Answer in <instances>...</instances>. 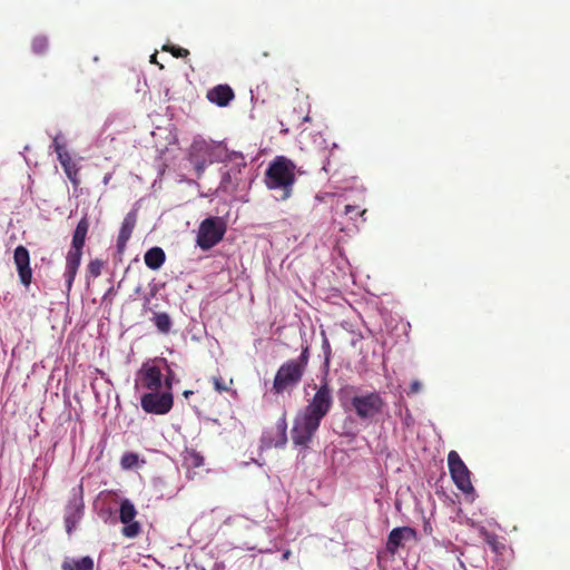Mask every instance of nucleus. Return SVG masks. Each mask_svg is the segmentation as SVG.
<instances>
[{
  "instance_id": "1",
  "label": "nucleus",
  "mask_w": 570,
  "mask_h": 570,
  "mask_svg": "<svg viewBox=\"0 0 570 570\" xmlns=\"http://www.w3.org/2000/svg\"><path fill=\"white\" fill-rule=\"evenodd\" d=\"M315 390L314 395L297 411L293 421L292 442L299 451L309 449L322 420L333 406V391L326 379H323Z\"/></svg>"
},
{
  "instance_id": "2",
  "label": "nucleus",
  "mask_w": 570,
  "mask_h": 570,
  "mask_svg": "<svg viewBox=\"0 0 570 570\" xmlns=\"http://www.w3.org/2000/svg\"><path fill=\"white\" fill-rule=\"evenodd\" d=\"M176 375L166 358L156 357L142 363L136 373L135 389L137 392L173 390Z\"/></svg>"
},
{
  "instance_id": "3",
  "label": "nucleus",
  "mask_w": 570,
  "mask_h": 570,
  "mask_svg": "<svg viewBox=\"0 0 570 570\" xmlns=\"http://www.w3.org/2000/svg\"><path fill=\"white\" fill-rule=\"evenodd\" d=\"M295 183V165L284 156H277L267 167L265 184L277 200L287 199Z\"/></svg>"
},
{
  "instance_id": "4",
  "label": "nucleus",
  "mask_w": 570,
  "mask_h": 570,
  "mask_svg": "<svg viewBox=\"0 0 570 570\" xmlns=\"http://www.w3.org/2000/svg\"><path fill=\"white\" fill-rule=\"evenodd\" d=\"M224 151H227V148L223 142L206 140L202 136H196L188 149V160L199 177L208 165L225 160Z\"/></svg>"
},
{
  "instance_id": "5",
  "label": "nucleus",
  "mask_w": 570,
  "mask_h": 570,
  "mask_svg": "<svg viewBox=\"0 0 570 570\" xmlns=\"http://www.w3.org/2000/svg\"><path fill=\"white\" fill-rule=\"evenodd\" d=\"M309 361V347L303 346L297 358L284 362L276 372L273 382V390L276 394H282L288 389H293L302 381Z\"/></svg>"
},
{
  "instance_id": "6",
  "label": "nucleus",
  "mask_w": 570,
  "mask_h": 570,
  "mask_svg": "<svg viewBox=\"0 0 570 570\" xmlns=\"http://www.w3.org/2000/svg\"><path fill=\"white\" fill-rule=\"evenodd\" d=\"M89 223L87 217H82L72 235L71 247L66 256L65 283L69 292L72 287L75 277L81 263L82 248L88 233Z\"/></svg>"
},
{
  "instance_id": "7",
  "label": "nucleus",
  "mask_w": 570,
  "mask_h": 570,
  "mask_svg": "<svg viewBox=\"0 0 570 570\" xmlns=\"http://www.w3.org/2000/svg\"><path fill=\"white\" fill-rule=\"evenodd\" d=\"M226 233V224L222 217L212 216L205 218L198 227L196 236V245L208 250L216 246Z\"/></svg>"
},
{
  "instance_id": "8",
  "label": "nucleus",
  "mask_w": 570,
  "mask_h": 570,
  "mask_svg": "<svg viewBox=\"0 0 570 570\" xmlns=\"http://www.w3.org/2000/svg\"><path fill=\"white\" fill-rule=\"evenodd\" d=\"M223 157L224 161L229 164L222 168V179L219 184V188L225 193H230L235 190L240 181V169L246 166L245 157L239 151H224Z\"/></svg>"
},
{
  "instance_id": "9",
  "label": "nucleus",
  "mask_w": 570,
  "mask_h": 570,
  "mask_svg": "<svg viewBox=\"0 0 570 570\" xmlns=\"http://www.w3.org/2000/svg\"><path fill=\"white\" fill-rule=\"evenodd\" d=\"M351 406L358 419L372 420L383 412L385 401L379 392H368L354 395L351 399Z\"/></svg>"
},
{
  "instance_id": "10",
  "label": "nucleus",
  "mask_w": 570,
  "mask_h": 570,
  "mask_svg": "<svg viewBox=\"0 0 570 570\" xmlns=\"http://www.w3.org/2000/svg\"><path fill=\"white\" fill-rule=\"evenodd\" d=\"M448 465L451 478L456 488L465 495H469L473 501L476 494L471 482V472L456 451H450L448 454Z\"/></svg>"
},
{
  "instance_id": "11",
  "label": "nucleus",
  "mask_w": 570,
  "mask_h": 570,
  "mask_svg": "<svg viewBox=\"0 0 570 570\" xmlns=\"http://www.w3.org/2000/svg\"><path fill=\"white\" fill-rule=\"evenodd\" d=\"M173 404V390L142 392L140 396L141 409L150 414H167L171 410Z\"/></svg>"
},
{
  "instance_id": "12",
  "label": "nucleus",
  "mask_w": 570,
  "mask_h": 570,
  "mask_svg": "<svg viewBox=\"0 0 570 570\" xmlns=\"http://www.w3.org/2000/svg\"><path fill=\"white\" fill-rule=\"evenodd\" d=\"M82 487L72 489L71 497L65 510V524L68 534H71L83 517Z\"/></svg>"
},
{
  "instance_id": "13",
  "label": "nucleus",
  "mask_w": 570,
  "mask_h": 570,
  "mask_svg": "<svg viewBox=\"0 0 570 570\" xmlns=\"http://www.w3.org/2000/svg\"><path fill=\"white\" fill-rule=\"evenodd\" d=\"M137 510L129 499H124L120 502L119 520L124 523L121 533L124 537L132 539L141 532V525L135 521Z\"/></svg>"
},
{
  "instance_id": "14",
  "label": "nucleus",
  "mask_w": 570,
  "mask_h": 570,
  "mask_svg": "<svg viewBox=\"0 0 570 570\" xmlns=\"http://www.w3.org/2000/svg\"><path fill=\"white\" fill-rule=\"evenodd\" d=\"M14 264L18 271L20 282L28 287L32 279V272L30 268L29 252L23 246H18L13 253Z\"/></svg>"
},
{
  "instance_id": "15",
  "label": "nucleus",
  "mask_w": 570,
  "mask_h": 570,
  "mask_svg": "<svg viewBox=\"0 0 570 570\" xmlns=\"http://www.w3.org/2000/svg\"><path fill=\"white\" fill-rule=\"evenodd\" d=\"M415 538L416 531L411 527L394 528L387 537L386 550L395 553L404 541L415 540Z\"/></svg>"
},
{
  "instance_id": "16",
  "label": "nucleus",
  "mask_w": 570,
  "mask_h": 570,
  "mask_svg": "<svg viewBox=\"0 0 570 570\" xmlns=\"http://www.w3.org/2000/svg\"><path fill=\"white\" fill-rule=\"evenodd\" d=\"M136 222H137V212L130 210L125 216L121 227H120V230H119V235H118V239H117V247H118L119 252H122L125 249L126 244L132 234Z\"/></svg>"
},
{
  "instance_id": "17",
  "label": "nucleus",
  "mask_w": 570,
  "mask_h": 570,
  "mask_svg": "<svg viewBox=\"0 0 570 570\" xmlns=\"http://www.w3.org/2000/svg\"><path fill=\"white\" fill-rule=\"evenodd\" d=\"M207 99L219 107H225L234 99V92L228 85H218L207 92Z\"/></svg>"
},
{
  "instance_id": "18",
  "label": "nucleus",
  "mask_w": 570,
  "mask_h": 570,
  "mask_svg": "<svg viewBox=\"0 0 570 570\" xmlns=\"http://www.w3.org/2000/svg\"><path fill=\"white\" fill-rule=\"evenodd\" d=\"M166 255L163 248L151 247L144 256L145 264L153 271L159 269L165 263Z\"/></svg>"
},
{
  "instance_id": "19",
  "label": "nucleus",
  "mask_w": 570,
  "mask_h": 570,
  "mask_svg": "<svg viewBox=\"0 0 570 570\" xmlns=\"http://www.w3.org/2000/svg\"><path fill=\"white\" fill-rule=\"evenodd\" d=\"M276 429L278 431V438L275 441H267L266 436L263 438L262 442L265 446L271 448H281L284 446L287 442V422L285 415L278 419L276 423Z\"/></svg>"
},
{
  "instance_id": "20",
  "label": "nucleus",
  "mask_w": 570,
  "mask_h": 570,
  "mask_svg": "<svg viewBox=\"0 0 570 570\" xmlns=\"http://www.w3.org/2000/svg\"><path fill=\"white\" fill-rule=\"evenodd\" d=\"M62 570H94V560L86 556L79 559H66L61 564Z\"/></svg>"
},
{
  "instance_id": "21",
  "label": "nucleus",
  "mask_w": 570,
  "mask_h": 570,
  "mask_svg": "<svg viewBox=\"0 0 570 570\" xmlns=\"http://www.w3.org/2000/svg\"><path fill=\"white\" fill-rule=\"evenodd\" d=\"M67 177L71 180L72 184H78V166L77 164L71 159L69 153L68 154H60V157H58Z\"/></svg>"
},
{
  "instance_id": "22",
  "label": "nucleus",
  "mask_w": 570,
  "mask_h": 570,
  "mask_svg": "<svg viewBox=\"0 0 570 570\" xmlns=\"http://www.w3.org/2000/svg\"><path fill=\"white\" fill-rule=\"evenodd\" d=\"M151 321L156 328L158 330V332H160L161 334H168L170 332L173 322L167 313H155Z\"/></svg>"
},
{
  "instance_id": "23",
  "label": "nucleus",
  "mask_w": 570,
  "mask_h": 570,
  "mask_svg": "<svg viewBox=\"0 0 570 570\" xmlns=\"http://www.w3.org/2000/svg\"><path fill=\"white\" fill-rule=\"evenodd\" d=\"M139 456L136 453L127 452L121 456L120 465L125 470H130L138 464Z\"/></svg>"
},
{
  "instance_id": "24",
  "label": "nucleus",
  "mask_w": 570,
  "mask_h": 570,
  "mask_svg": "<svg viewBox=\"0 0 570 570\" xmlns=\"http://www.w3.org/2000/svg\"><path fill=\"white\" fill-rule=\"evenodd\" d=\"M52 147L58 157H60V154H68L66 149V138L61 132L53 137Z\"/></svg>"
},
{
  "instance_id": "25",
  "label": "nucleus",
  "mask_w": 570,
  "mask_h": 570,
  "mask_svg": "<svg viewBox=\"0 0 570 570\" xmlns=\"http://www.w3.org/2000/svg\"><path fill=\"white\" fill-rule=\"evenodd\" d=\"M48 48V40L46 37L38 36L32 41V51L36 55L43 53Z\"/></svg>"
},
{
  "instance_id": "26",
  "label": "nucleus",
  "mask_w": 570,
  "mask_h": 570,
  "mask_svg": "<svg viewBox=\"0 0 570 570\" xmlns=\"http://www.w3.org/2000/svg\"><path fill=\"white\" fill-rule=\"evenodd\" d=\"M185 461L193 468H199L204 464V458L196 451L187 452Z\"/></svg>"
},
{
  "instance_id": "27",
  "label": "nucleus",
  "mask_w": 570,
  "mask_h": 570,
  "mask_svg": "<svg viewBox=\"0 0 570 570\" xmlns=\"http://www.w3.org/2000/svg\"><path fill=\"white\" fill-rule=\"evenodd\" d=\"M322 350H323V353H324V358H325V364L328 365L330 363V360H331V355H332V351H331V345H330V341L325 334L324 331H322Z\"/></svg>"
},
{
  "instance_id": "28",
  "label": "nucleus",
  "mask_w": 570,
  "mask_h": 570,
  "mask_svg": "<svg viewBox=\"0 0 570 570\" xmlns=\"http://www.w3.org/2000/svg\"><path fill=\"white\" fill-rule=\"evenodd\" d=\"M102 269V262L99 259H94L88 264V272L91 276L97 277L100 275Z\"/></svg>"
},
{
  "instance_id": "29",
  "label": "nucleus",
  "mask_w": 570,
  "mask_h": 570,
  "mask_svg": "<svg viewBox=\"0 0 570 570\" xmlns=\"http://www.w3.org/2000/svg\"><path fill=\"white\" fill-rule=\"evenodd\" d=\"M164 49L170 50L175 57H186L188 55V50L180 48V47L171 46V47H164Z\"/></svg>"
},
{
  "instance_id": "30",
  "label": "nucleus",
  "mask_w": 570,
  "mask_h": 570,
  "mask_svg": "<svg viewBox=\"0 0 570 570\" xmlns=\"http://www.w3.org/2000/svg\"><path fill=\"white\" fill-rule=\"evenodd\" d=\"M422 391V383L419 381V380H414L411 385H410V389L407 391V394L411 395V394H416V393H420Z\"/></svg>"
},
{
  "instance_id": "31",
  "label": "nucleus",
  "mask_w": 570,
  "mask_h": 570,
  "mask_svg": "<svg viewBox=\"0 0 570 570\" xmlns=\"http://www.w3.org/2000/svg\"><path fill=\"white\" fill-rule=\"evenodd\" d=\"M485 542L492 548L493 551L499 550L498 537L494 533H492L490 540Z\"/></svg>"
},
{
  "instance_id": "32",
  "label": "nucleus",
  "mask_w": 570,
  "mask_h": 570,
  "mask_svg": "<svg viewBox=\"0 0 570 570\" xmlns=\"http://www.w3.org/2000/svg\"><path fill=\"white\" fill-rule=\"evenodd\" d=\"M478 530H479V533L483 538L484 541L490 540L492 533L489 532L484 527L480 525L478 528Z\"/></svg>"
},
{
  "instance_id": "33",
  "label": "nucleus",
  "mask_w": 570,
  "mask_h": 570,
  "mask_svg": "<svg viewBox=\"0 0 570 570\" xmlns=\"http://www.w3.org/2000/svg\"><path fill=\"white\" fill-rule=\"evenodd\" d=\"M478 530H479V533L483 538L484 541L490 540L492 533L489 532L484 527L480 525L478 528Z\"/></svg>"
},
{
  "instance_id": "34",
  "label": "nucleus",
  "mask_w": 570,
  "mask_h": 570,
  "mask_svg": "<svg viewBox=\"0 0 570 570\" xmlns=\"http://www.w3.org/2000/svg\"><path fill=\"white\" fill-rule=\"evenodd\" d=\"M277 550H278V547H277L276 542H274L272 547L259 549L258 552L259 553H273Z\"/></svg>"
},
{
  "instance_id": "35",
  "label": "nucleus",
  "mask_w": 570,
  "mask_h": 570,
  "mask_svg": "<svg viewBox=\"0 0 570 570\" xmlns=\"http://www.w3.org/2000/svg\"><path fill=\"white\" fill-rule=\"evenodd\" d=\"M214 382H215V387H216L217 391H225L226 390V387L222 383L220 379H214Z\"/></svg>"
},
{
  "instance_id": "36",
  "label": "nucleus",
  "mask_w": 570,
  "mask_h": 570,
  "mask_svg": "<svg viewBox=\"0 0 570 570\" xmlns=\"http://www.w3.org/2000/svg\"><path fill=\"white\" fill-rule=\"evenodd\" d=\"M356 210V207L353 206V205H346L345 206V209H344V214L345 215H351V212H355Z\"/></svg>"
},
{
  "instance_id": "37",
  "label": "nucleus",
  "mask_w": 570,
  "mask_h": 570,
  "mask_svg": "<svg viewBox=\"0 0 570 570\" xmlns=\"http://www.w3.org/2000/svg\"><path fill=\"white\" fill-rule=\"evenodd\" d=\"M411 422H412V416H411V414H410L409 410H406V412H405V417H404V423H405L406 425H410V424H411Z\"/></svg>"
},
{
  "instance_id": "38",
  "label": "nucleus",
  "mask_w": 570,
  "mask_h": 570,
  "mask_svg": "<svg viewBox=\"0 0 570 570\" xmlns=\"http://www.w3.org/2000/svg\"><path fill=\"white\" fill-rule=\"evenodd\" d=\"M289 557H291V550H285V551L283 552V554H282V560H283V561H286V560H288V559H289Z\"/></svg>"
},
{
  "instance_id": "39",
  "label": "nucleus",
  "mask_w": 570,
  "mask_h": 570,
  "mask_svg": "<svg viewBox=\"0 0 570 570\" xmlns=\"http://www.w3.org/2000/svg\"><path fill=\"white\" fill-rule=\"evenodd\" d=\"M328 164H330V163H328V161H326V163L323 165V170L328 171Z\"/></svg>"
},
{
  "instance_id": "40",
  "label": "nucleus",
  "mask_w": 570,
  "mask_h": 570,
  "mask_svg": "<svg viewBox=\"0 0 570 570\" xmlns=\"http://www.w3.org/2000/svg\"><path fill=\"white\" fill-rule=\"evenodd\" d=\"M190 394H193V392H191V391H185V392H184L185 397H188Z\"/></svg>"
},
{
  "instance_id": "41",
  "label": "nucleus",
  "mask_w": 570,
  "mask_h": 570,
  "mask_svg": "<svg viewBox=\"0 0 570 570\" xmlns=\"http://www.w3.org/2000/svg\"><path fill=\"white\" fill-rule=\"evenodd\" d=\"M150 58H151V62H154L156 59V55H153Z\"/></svg>"
},
{
  "instance_id": "42",
  "label": "nucleus",
  "mask_w": 570,
  "mask_h": 570,
  "mask_svg": "<svg viewBox=\"0 0 570 570\" xmlns=\"http://www.w3.org/2000/svg\"><path fill=\"white\" fill-rule=\"evenodd\" d=\"M364 214H365V210L357 213V215H360V216H363Z\"/></svg>"
},
{
  "instance_id": "43",
  "label": "nucleus",
  "mask_w": 570,
  "mask_h": 570,
  "mask_svg": "<svg viewBox=\"0 0 570 570\" xmlns=\"http://www.w3.org/2000/svg\"><path fill=\"white\" fill-rule=\"evenodd\" d=\"M203 570H205V569H203Z\"/></svg>"
}]
</instances>
